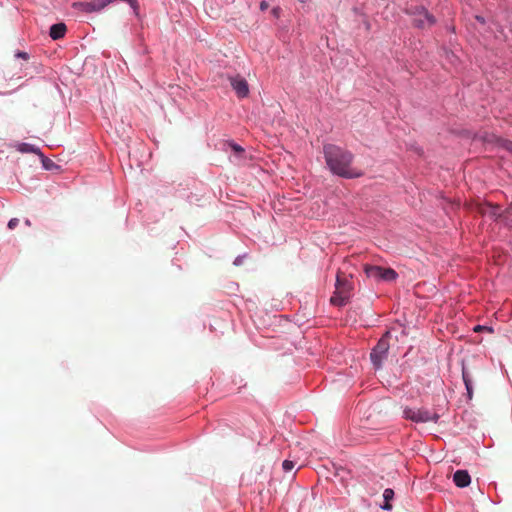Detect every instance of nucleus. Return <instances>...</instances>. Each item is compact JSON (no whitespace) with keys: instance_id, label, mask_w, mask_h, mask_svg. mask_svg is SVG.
Returning a JSON list of instances; mask_svg holds the SVG:
<instances>
[{"instance_id":"nucleus-14","label":"nucleus","mask_w":512,"mask_h":512,"mask_svg":"<svg viewBox=\"0 0 512 512\" xmlns=\"http://www.w3.org/2000/svg\"><path fill=\"white\" fill-rule=\"evenodd\" d=\"M282 467L284 471L290 472L295 467V463L291 460H284L282 463Z\"/></svg>"},{"instance_id":"nucleus-13","label":"nucleus","mask_w":512,"mask_h":512,"mask_svg":"<svg viewBox=\"0 0 512 512\" xmlns=\"http://www.w3.org/2000/svg\"><path fill=\"white\" fill-rule=\"evenodd\" d=\"M499 143H500L501 147H503L508 152L512 153V141L506 140V139H501L499 141Z\"/></svg>"},{"instance_id":"nucleus-4","label":"nucleus","mask_w":512,"mask_h":512,"mask_svg":"<svg viewBox=\"0 0 512 512\" xmlns=\"http://www.w3.org/2000/svg\"><path fill=\"white\" fill-rule=\"evenodd\" d=\"M407 13L414 16L413 25L417 28H429L436 23L435 17L423 6L412 8Z\"/></svg>"},{"instance_id":"nucleus-2","label":"nucleus","mask_w":512,"mask_h":512,"mask_svg":"<svg viewBox=\"0 0 512 512\" xmlns=\"http://www.w3.org/2000/svg\"><path fill=\"white\" fill-rule=\"evenodd\" d=\"M352 285L343 273L338 272L336 277L335 291L330 298V303L334 306L342 307L349 300Z\"/></svg>"},{"instance_id":"nucleus-19","label":"nucleus","mask_w":512,"mask_h":512,"mask_svg":"<svg viewBox=\"0 0 512 512\" xmlns=\"http://www.w3.org/2000/svg\"><path fill=\"white\" fill-rule=\"evenodd\" d=\"M268 7H269L268 2H266V1H262V2L260 3V9H261L262 11H265L266 9H268Z\"/></svg>"},{"instance_id":"nucleus-3","label":"nucleus","mask_w":512,"mask_h":512,"mask_svg":"<svg viewBox=\"0 0 512 512\" xmlns=\"http://www.w3.org/2000/svg\"><path fill=\"white\" fill-rule=\"evenodd\" d=\"M403 417L415 423H437L439 414L426 408L405 407L403 409Z\"/></svg>"},{"instance_id":"nucleus-11","label":"nucleus","mask_w":512,"mask_h":512,"mask_svg":"<svg viewBox=\"0 0 512 512\" xmlns=\"http://www.w3.org/2000/svg\"><path fill=\"white\" fill-rule=\"evenodd\" d=\"M462 377L467 390V395L471 399L473 394L472 379L469 372L465 368L462 370Z\"/></svg>"},{"instance_id":"nucleus-22","label":"nucleus","mask_w":512,"mask_h":512,"mask_svg":"<svg viewBox=\"0 0 512 512\" xmlns=\"http://www.w3.org/2000/svg\"><path fill=\"white\" fill-rule=\"evenodd\" d=\"M477 20L481 21V22H484V19L483 18H480V17H477Z\"/></svg>"},{"instance_id":"nucleus-26","label":"nucleus","mask_w":512,"mask_h":512,"mask_svg":"<svg viewBox=\"0 0 512 512\" xmlns=\"http://www.w3.org/2000/svg\"><path fill=\"white\" fill-rule=\"evenodd\" d=\"M508 212L512 213V205H510V207L508 208Z\"/></svg>"},{"instance_id":"nucleus-15","label":"nucleus","mask_w":512,"mask_h":512,"mask_svg":"<svg viewBox=\"0 0 512 512\" xmlns=\"http://www.w3.org/2000/svg\"><path fill=\"white\" fill-rule=\"evenodd\" d=\"M40 158H41L42 164L45 169L49 170L54 166V162L52 160L48 159L47 157H45L44 155H43V157H40Z\"/></svg>"},{"instance_id":"nucleus-25","label":"nucleus","mask_w":512,"mask_h":512,"mask_svg":"<svg viewBox=\"0 0 512 512\" xmlns=\"http://www.w3.org/2000/svg\"><path fill=\"white\" fill-rule=\"evenodd\" d=\"M477 20L481 21V22H484V19L483 18H480V17H477Z\"/></svg>"},{"instance_id":"nucleus-18","label":"nucleus","mask_w":512,"mask_h":512,"mask_svg":"<svg viewBox=\"0 0 512 512\" xmlns=\"http://www.w3.org/2000/svg\"><path fill=\"white\" fill-rule=\"evenodd\" d=\"M16 57L22 58L24 60H28L29 59V55L26 52H18L16 54Z\"/></svg>"},{"instance_id":"nucleus-5","label":"nucleus","mask_w":512,"mask_h":512,"mask_svg":"<svg viewBox=\"0 0 512 512\" xmlns=\"http://www.w3.org/2000/svg\"><path fill=\"white\" fill-rule=\"evenodd\" d=\"M390 332H386L378 341L377 345L372 349L370 354L371 361L376 369H379L382 365L383 360L387 357L389 350L388 338Z\"/></svg>"},{"instance_id":"nucleus-7","label":"nucleus","mask_w":512,"mask_h":512,"mask_svg":"<svg viewBox=\"0 0 512 512\" xmlns=\"http://www.w3.org/2000/svg\"><path fill=\"white\" fill-rule=\"evenodd\" d=\"M230 83L233 89L235 90L238 97L244 98L249 93V87L247 81L240 76L231 77Z\"/></svg>"},{"instance_id":"nucleus-17","label":"nucleus","mask_w":512,"mask_h":512,"mask_svg":"<svg viewBox=\"0 0 512 512\" xmlns=\"http://www.w3.org/2000/svg\"><path fill=\"white\" fill-rule=\"evenodd\" d=\"M230 146L233 149V151L236 152V153L244 152V149L240 145H238V144L232 143Z\"/></svg>"},{"instance_id":"nucleus-10","label":"nucleus","mask_w":512,"mask_h":512,"mask_svg":"<svg viewBox=\"0 0 512 512\" xmlns=\"http://www.w3.org/2000/svg\"><path fill=\"white\" fill-rule=\"evenodd\" d=\"M67 27L64 23L53 24L50 27L49 35L53 40L63 38L66 33Z\"/></svg>"},{"instance_id":"nucleus-6","label":"nucleus","mask_w":512,"mask_h":512,"mask_svg":"<svg viewBox=\"0 0 512 512\" xmlns=\"http://www.w3.org/2000/svg\"><path fill=\"white\" fill-rule=\"evenodd\" d=\"M364 271L369 278H374L377 280H383L387 282H392L396 280L398 276L394 269L384 268L381 266L365 265Z\"/></svg>"},{"instance_id":"nucleus-16","label":"nucleus","mask_w":512,"mask_h":512,"mask_svg":"<svg viewBox=\"0 0 512 512\" xmlns=\"http://www.w3.org/2000/svg\"><path fill=\"white\" fill-rule=\"evenodd\" d=\"M18 223H19V220H18L17 218H12V219L8 222V228L12 230V229H14V228H16V227H17Z\"/></svg>"},{"instance_id":"nucleus-24","label":"nucleus","mask_w":512,"mask_h":512,"mask_svg":"<svg viewBox=\"0 0 512 512\" xmlns=\"http://www.w3.org/2000/svg\"><path fill=\"white\" fill-rule=\"evenodd\" d=\"M477 20L481 21V22H484V19L483 18H480V17H477Z\"/></svg>"},{"instance_id":"nucleus-27","label":"nucleus","mask_w":512,"mask_h":512,"mask_svg":"<svg viewBox=\"0 0 512 512\" xmlns=\"http://www.w3.org/2000/svg\"><path fill=\"white\" fill-rule=\"evenodd\" d=\"M25 223H26L27 225H30V221H29V220H26V221H25Z\"/></svg>"},{"instance_id":"nucleus-23","label":"nucleus","mask_w":512,"mask_h":512,"mask_svg":"<svg viewBox=\"0 0 512 512\" xmlns=\"http://www.w3.org/2000/svg\"><path fill=\"white\" fill-rule=\"evenodd\" d=\"M477 20L481 21V22H484V19L483 18H480V17H477Z\"/></svg>"},{"instance_id":"nucleus-20","label":"nucleus","mask_w":512,"mask_h":512,"mask_svg":"<svg viewBox=\"0 0 512 512\" xmlns=\"http://www.w3.org/2000/svg\"><path fill=\"white\" fill-rule=\"evenodd\" d=\"M279 10H280V9H279L278 7L273 8L272 13H273L275 16H278V14H279Z\"/></svg>"},{"instance_id":"nucleus-21","label":"nucleus","mask_w":512,"mask_h":512,"mask_svg":"<svg viewBox=\"0 0 512 512\" xmlns=\"http://www.w3.org/2000/svg\"><path fill=\"white\" fill-rule=\"evenodd\" d=\"M481 329H482V327H481V326H477V327L475 328V331H481Z\"/></svg>"},{"instance_id":"nucleus-9","label":"nucleus","mask_w":512,"mask_h":512,"mask_svg":"<svg viewBox=\"0 0 512 512\" xmlns=\"http://www.w3.org/2000/svg\"><path fill=\"white\" fill-rule=\"evenodd\" d=\"M17 151L21 153H33L38 155L39 157H43V153L40 148L29 144V143H17L13 146Z\"/></svg>"},{"instance_id":"nucleus-1","label":"nucleus","mask_w":512,"mask_h":512,"mask_svg":"<svg viewBox=\"0 0 512 512\" xmlns=\"http://www.w3.org/2000/svg\"><path fill=\"white\" fill-rule=\"evenodd\" d=\"M323 152L326 164L333 174L344 178H357L362 175L351 167L353 161L351 152L333 144L324 145Z\"/></svg>"},{"instance_id":"nucleus-12","label":"nucleus","mask_w":512,"mask_h":512,"mask_svg":"<svg viewBox=\"0 0 512 512\" xmlns=\"http://www.w3.org/2000/svg\"><path fill=\"white\" fill-rule=\"evenodd\" d=\"M393 497H394V491L392 489L387 488L384 490L383 498H384L385 503L381 506L382 509H384V510L391 509L390 501L393 499Z\"/></svg>"},{"instance_id":"nucleus-8","label":"nucleus","mask_w":512,"mask_h":512,"mask_svg":"<svg viewBox=\"0 0 512 512\" xmlns=\"http://www.w3.org/2000/svg\"><path fill=\"white\" fill-rule=\"evenodd\" d=\"M453 481L457 487H467L471 482V477L466 470H457L453 475Z\"/></svg>"},{"instance_id":"nucleus-28","label":"nucleus","mask_w":512,"mask_h":512,"mask_svg":"<svg viewBox=\"0 0 512 512\" xmlns=\"http://www.w3.org/2000/svg\"><path fill=\"white\" fill-rule=\"evenodd\" d=\"M306 0H300V2L304 3Z\"/></svg>"}]
</instances>
